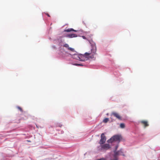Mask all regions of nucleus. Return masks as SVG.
<instances>
[{
  "label": "nucleus",
  "mask_w": 160,
  "mask_h": 160,
  "mask_svg": "<svg viewBox=\"0 0 160 160\" xmlns=\"http://www.w3.org/2000/svg\"><path fill=\"white\" fill-rule=\"evenodd\" d=\"M89 41L91 45L90 51H89L88 52L85 53L84 55H79L78 56V59H78L82 61L85 60V58H95L94 56L97 54V48L96 44L92 40H90Z\"/></svg>",
  "instance_id": "obj_1"
},
{
  "label": "nucleus",
  "mask_w": 160,
  "mask_h": 160,
  "mask_svg": "<svg viewBox=\"0 0 160 160\" xmlns=\"http://www.w3.org/2000/svg\"><path fill=\"white\" fill-rule=\"evenodd\" d=\"M121 153H122V152L121 150L115 152L113 156L114 158L113 159H111L110 160H118V155L124 156V154H121Z\"/></svg>",
  "instance_id": "obj_2"
},
{
  "label": "nucleus",
  "mask_w": 160,
  "mask_h": 160,
  "mask_svg": "<svg viewBox=\"0 0 160 160\" xmlns=\"http://www.w3.org/2000/svg\"><path fill=\"white\" fill-rule=\"evenodd\" d=\"M106 140V137L104 135V133H102L101 134V139L99 141V143L100 145H102V144L105 143Z\"/></svg>",
  "instance_id": "obj_3"
},
{
  "label": "nucleus",
  "mask_w": 160,
  "mask_h": 160,
  "mask_svg": "<svg viewBox=\"0 0 160 160\" xmlns=\"http://www.w3.org/2000/svg\"><path fill=\"white\" fill-rule=\"evenodd\" d=\"M101 147L102 149L104 150H108L111 148V146L108 144H105L103 145H101Z\"/></svg>",
  "instance_id": "obj_4"
},
{
  "label": "nucleus",
  "mask_w": 160,
  "mask_h": 160,
  "mask_svg": "<svg viewBox=\"0 0 160 160\" xmlns=\"http://www.w3.org/2000/svg\"><path fill=\"white\" fill-rule=\"evenodd\" d=\"M111 115H113L116 118H118V119L120 120H122V117H121V116L119 115V114L118 113H117L116 112H112L111 113Z\"/></svg>",
  "instance_id": "obj_5"
},
{
  "label": "nucleus",
  "mask_w": 160,
  "mask_h": 160,
  "mask_svg": "<svg viewBox=\"0 0 160 160\" xmlns=\"http://www.w3.org/2000/svg\"><path fill=\"white\" fill-rule=\"evenodd\" d=\"M140 123L143 125L144 127H146L149 126V124L148 123V122L145 120H142L140 122Z\"/></svg>",
  "instance_id": "obj_6"
},
{
  "label": "nucleus",
  "mask_w": 160,
  "mask_h": 160,
  "mask_svg": "<svg viewBox=\"0 0 160 160\" xmlns=\"http://www.w3.org/2000/svg\"><path fill=\"white\" fill-rule=\"evenodd\" d=\"M113 137L114 141H119L121 138V136L119 135H116L114 136Z\"/></svg>",
  "instance_id": "obj_7"
},
{
  "label": "nucleus",
  "mask_w": 160,
  "mask_h": 160,
  "mask_svg": "<svg viewBox=\"0 0 160 160\" xmlns=\"http://www.w3.org/2000/svg\"><path fill=\"white\" fill-rule=\"evenodd\" d=\"M66 37L69 38H73L77 37V35L74 34H67L66 36Z\"/></svg>",
  "instance_id": "obj_8"
},
{
  "label": "nucleus",
  "mask_w": 160,
  "mask_h": 160,
  "mask_svg": "<svg viewBox=\"0 0 160 160\" xmlns=\"http://www.w3.org/2000/svg\"><path fill=\"white\" fill-rule=\"evenodd\" d=\"M72 31H74L76 32L77 31L75 30H74L73 28H69L67 29H65L64 31V32H70Z\"/></svg>",
  "instance_id": "obj_9"
},
{
  "label": "nucleus",
  "mask_w": 160,
  "mask_h": 160,
  "mask_svg": "<svg viewBox=\"0 0 160 160\" xmlns=\"http://www.w3.org/2000/svg\"><path fill=\"white\" fill-rule=\"evenodd\" d=\"M114 141V140L113 138L112 137L111 138H110V139L108 140L107 141V142L108 143H111L112 142H113Z\"/></svg>",
  "instance_id": "obj_10"
},
{
  "label": "nucleus",
  "mask_w": 160,
  "mask_h": 160,
  "mask_svg": "<svg viewBox=\"0 0 160 160\" xmlns=\"http://www.w3.org/2000/svg\"><path fill=\"white\" fill-rule=\"evenodd\" d=\"M68 50H69V51H70L72 52H75V50H74V49L73 48H70V47H69L68 48Z\"/></svg>",
  "instance_id": "obj_11"
},
{
  "label": "nucleus",
  "mask_w": 160,
  "mask_h": 160,
  "mask_svg": "<svg viewBox=\"0 0 160 160\" xmlns=\"http://www.w3.org/2000/svg\"><path fill=\"white\" fill-rule=\"evenodd\" d=\"M120 127L121 128H124L125 127V124L123 123H121L120 124Z\"/></svg>",
  "instance_id": "obj_12"
},
{
  "label": "nucleus",
  "mask_w": 160,
  "mask_h": 160,
  "mask_svg": "<svg viewBox=\"0 0 160 160\" xmlns=\"http://www.w3.org/2000/svg\"><path fill=\"white\" fill-rule=\"evenodd\" d=\"M109 121V119L108 118H105L103 120V122L104 123L107 122Z\"/></svg>",
  "instance_id": "obj_13"
},
{
  "label": "nucleus",
  "mask_w": 160,
  "mask_h": 160,
  "mask_svg": "<svg viewBox=\"0 0 160 160\" xmlns=\"http://www.w3.org/2000/svg\"><path fill=\"white\" fill-rule=\"evenodd\" d=\"M17 108L22 112H23V110L21 107H20L19 106H17Z\"/></svg>",
  "instance_id": "obj_14"
},
{
  "label": "nucleus",
  "mask_w": 160,
  "mask_h": 160,
  "mask_svg": "<svg viewBox=\"0 0 160 160\" xmlns=\"http://www.w3.org/2000/svg\"><path fill=\"white\" fill-rule=\"evenodd\" d=\"M63 47L68 48L69 47V46L68 44H65L63 45Z\"/></svg>",
  "instance_id": "obj_15"
},
{
  "label": "nucleus",
  "mask_w": 160,
  "mask_h": 160,
  "mask_svg": "<svg viewBox=\"0 0 160 160\" xmlns=\"http://www.w3.org/2000/svg\"><path fill=\"white\" fill-rule=\"evenodd\" d=\"M62 125L60 124H57L56 126L61 127Z\"/></svg>",
  "instance_id": "obj_16"
},
{
  "label": "nucleus",
  "mask_w": 160,
  "mask_h": 160,
  "mask_svg": "<svg viewBox=\"0 0 160 160\" xmlns=\"http://www.w3.org/2000/svg\"><path fill=\"white\" fill-rule=\"evenodd\" d=\"M75 65L77 66H82L81 64H75Z\"/></svg>",
  "instance_id": "obj_17"
},
{
  "label": "nucleus",
  "mask_w": 160,
  "mask_h": 160,
  "mask_svg": "<svg viewBox=\"0 0 160 160\" xmlns=\"http://www.w3.org/2000/svg\"><path fill=\"white\" fill-rule=\"evenodd\" d=\"M82 38L84 39H86V38L84 36H82Z\"/></svg>",
  "instance_id": "obj_18"
},
{
  "label": "nucleus",
  "mask_w": 160,
  "mask_h": 160,
  "mask_svg": "<svg viewBox=\"0 0 160 160\" xmlns=\"http://www.w3.org/2000/svg\"><path fill=\"white\" fill-rule=\"evenodd\" d=\"M46 15H47L48 17H50V15H49V14H48V13H47L46 14Z\"/></svg>",
  "instance_id": "obj_19"
},
{
  "label": "nucleus",
  "mask_w": 160,
  "mask_h": 160,
  "mask_svg": "<svg viewBox=\"0 0 160 160\" xmlns=\"http://www.w3.org/2000/svg\"><path fill=\"white\" fill-rule=\"evenodd\" d=\"M121 154H123V152H122V153H121Z\"/></svg>",
  "instance_id": "obj_20"
}]
</instances>
